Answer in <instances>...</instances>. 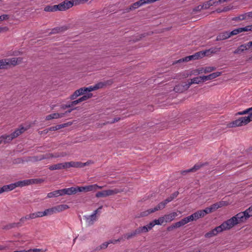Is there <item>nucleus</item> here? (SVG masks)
Segmentation results:
<instances>
[{
	"mask_svg": "<svg viewBox=\"0 0 252 252\" xmlns=\"http://www.w3.org/2000/svg\"><path fill=\"white\" fill-rule=\"evenodd\" d=\"M102 187L97 186L96 184L88 186L86 187H71L69 188L62 189V194L71 195L75 194L79 192H88L92 190H95L97 189H101Z\"/></svg>",
	"mask_w": 252,
	"mask_h": 252,
	"instance_id": "1",
	"label": "nucleus"
},
{
	"mask_svg": "<svg viewBox=\"0 0 252 252\" xmlns=\"http://www.w3.org/2000/svg\"><path fill=\"white\" fill-rule=\"evenodd\" d=\"M248 216L244 212H242L238 213L235 216L232 217L231 219L225 221L226 226L228 227V229L232 228L234 225L240 223L245 222L248 219Z\"/></svg>",
	"mask_w": 252,
	"mask_h": 252,
	"instance_id": "2",
	"label": "nucleus"
},
{
	"mask_svg": "<svg viewBox=\"0 0 252 252\" xmlns=\"http://www.w3.org/2000/svg\"><path fill=\"white\" fill-rule=\"evenodd\" d=\"M23 62L21 57L6 58L0 60V69H8L11 67L20 64Z\"/></svg>",
	"mask_w": 252,
	"mask_h": 252,
	"instance_id": "3",
	"label": "nucleus"
},
{
	"mask_svg": "<svg viewBox=\"0 0 252 252\" xmlns=\"http://www.w3.org/2000/svg\"><path fill=\"white\" fill-rule=\"evenodd\" d=\"M250 122V119L248 116L240 117L238 119L229 123L227 125L228 127H234L245 126Z\"/></svg>",
	"mask_w": 252,
	"mask_h": 252,
	"instance_id": "4",
	"label": "nucleus"
},
{
	"mask_svg": "<svg viewBox=\"0 0 252 252\" xmlns=\"http://www.w3.org/2000/svg\"><path fill=\"white\" fill-rule=\"evenodd\" d=\"M229 230L227 226H226V224L224 221L220 226L215 227L214 229L206 233L205 234V237L207 238L212 237L216 236L219 233L223 231V230Z\"/></svg>",
	"mask_w": 252,
	"mask_h": 252,
	"instance_id": "5",
	"label": "nucleus"
},
{
	"mask_svg": "<svg viewBox=\"0 0 252 252\" xmlns=\"http://www.w3.org/2000/svg\"><path fill=\"white\" fill-rule=\"evenodd\" d=\"M67 155V154L65 152H61V153H55L54 154L52 153H47L45 155H41L38 157H35V159L36 160L40 161L41 160L44 159H49L50 158H57L59 157H64Z\"/></svg>",
	"mask_w": 252,
	"mask_h": 252,
	"instance_id": "6",
	"label": "nucleus"
},
{
	"mask_svg": "<svg viewBox=\"0 0 252 252\" xmlns=\"http://www.w3.org/2000/svg\"><path fill=\"white\" fill-rule=\"evenodd\" d=\"M123 191V190L115 188L113 189L104 190L101 191H98L95 194L96 197H104L110 195L116 194Z\"/></svg>",
	"mask_w": 252,
	"mask_h": 252,
	"instance_id": "7",
	"label": "nucleus"
},
{
	"mask_svg": "<svg viewBox=\"0 0 252 252\" xmlns=\"http://www.w3.org/2000/svg\"><path fill=\"white\" fill-rule=\"evenodd\" d=\"M165 207L164 203L163 201L159 203L157 206L154 207V208H151L147 210V211H144L141 213V215L142 217L147 216L149 214L153 213L159 210L163 209Z\"/></svg>",
	"mask_w": 252,
	"mask_h": 252,
	"instance_id": "8",
	"label": "nucleus"
},
{
	"mask_svg": "<svg viewBox=\"0 0 252 252\" xmlns=\"http://www.w3.org/2000/svg\"><path fill=\"white\" fill-rule=\"evenodd\" d=\"M142 233L139 227L137 228L134 230L132 231L126 233L121 236V239H123V241L126 240H129L131 239L134 237H135L137 235L140 234Z\"/></svg>",
	"mask_w": 252,
	"mask_h": 252,
	"instance_id": "9",
	"label": "nucleus"
},
{
	"mask_svg": "<svg viewBox=\"0 0 252 252\" xmlns=\"http://www.w3.org/2000/svg\"><path fill=\"white\" fill-rule=\"evenodd\" d=\"M43 181L42 179H29L26 180L20 181L16 182L17 187H24L34 183H41Z\"/></svg>",
	"mask_w": 252,
	"mask_h": 252,
	"instance_id": "10",
	"label": "nucleus"
},
{
	"mask_svg": "<svg viewBox=\"0 0 252 252\" xmlns=\"http://www.w3.org/2000/svg\"><path fill=\"white\" fill-rule=\"evenodd\" d=\"M58 10L65 11L73 6V4L70 0H66L58 4Z\"/></svg>",
	"mask_w": 252,
	"mask_h": 252,
	"instance_id": "11",
	"label": "nucleus"
},
{
	"mask_svg": "<svg viewBox=\"0 0 252 252\" xmlns=\"http://www.w3.org/2000/svg\"><path fill=\"white\" fill-rule=\"evenodd\" d=\"M65 164L66 165V168H70L71 167H75V168H82L84 167L85 166L88 165V162L85 163H83L81 162L77 161H70V162H65Z\"/></svg>",
	"mask_w": 252,
	"mask_h": 252,
	"instance_id": "12",
	"label": "nucleus"
},
{
	"mask_svg": "<svg viewBox=\"0 0 252 252\" xmlns=\"http://www.w3.org/2000/svg\"><path fill=\"white\" fill-rule=\"evenodd\" d=\"M65 164L66 165V168H70L71 167H75V168H82L84 167L85 166L88 165V162L85 163H83L81 162L77 161H70V162H65Z\"/></svg>",
	"mask_w": 252,
	"mask_h": 252,
	"instance_id": "13",
	"label": "nucleus"
},
{
	"mask_svg": "<svg viewBox=\"0 0 252 252\" xmlns=\"http://www.w3.org/2000/svg\"><path fill=\"white\" fill-rule=\"evenodd\" d=\"M114 83L113 79H110L103 82H99L94 85V88L96 90L105 87L107 86H110Z\"/></svg>",
	"mask_w": 252,
	"mask_h": 252,
	"instance_id": "14",
	"label": "nucleus"
},
{
	"mask_svg": "<svg viewBox=\"0 0 252 252\" xmlns=\"http://www.w3.org/2000/svg\"><path fill=\"white\" fill-rule=\"evenodd\" d=\"M151 2H153V0H139L131 5V9H133V10H134L135 9L138 8L139 7L143 5L144 4Z\"/></svg>",
	"mask_w": 252,
	"mask_h": 252,
	"instance_id": "15",
	"label": "nucleus"
},
{
	"mask_svg": "<svg viewBox=\"0 0 252 252\" xmlns=\"http://www.w3.org/2000/svg\"><path fill=\"white\" fill-rule=\"evenodd\" d=\"M68 27L66 26H63L60 27H56L51 30V32L49 33V35L53 34H56L58 33H61L64 32L68 29Z\"/></svg>",
	"mask_w": 252,
	"mask_h": 252,
	"instance_id": "16",
	"label": "nucleus"
},
{
	"mask_svg": "<svg viewBox=\"0 0 252 252\" xmlns=\"http://www.w3.org/2000/svg\"><path fill=\"white\" fill-rule=\"evenodd\" d=\"M189 88L187 83L185 84H179L176 85L174 89L175 92L177 93H182Z\"/></svg>",
	"mask_w": 252,
	"mask_h": 252,
	"instance_id": "17",
	"label": "nucleus"
},
{
	"mask_svg": "<svg viewBox=\"0 0 252 252\" xmlns=\"http://www.w3.org/2000/svg\"><path fill=\"white\" fill-rule=\"evenodd\" d=\"M66 165L65 162L60 163L56 164H54L49 166V169L50 170H59L62 169L66 168Z\"/></svg>",
	"mask_w": 252,
	"mask_h": 252,
	"instance_id": "18",
	"label": "nucleus"
},
{
	"mask_svg": "<svg viewBox=\"0 0 252 252\" xmlns=\"http://www.w3.org/2000/svg\"><path fill=\"white\" fill-rule=\"evenodd\" d=\"M85 94L84 88H81L78 90L75 91L70 96V99L71 100L75 99L78 96Z\"/></svg>",
	"mask_w": 252,
	"mask_h": 252,
	"instance_id": "19",
	"label": "nucleus"
},
{
	"mask_svg": "<svg viewBox=\"0 0 252 252\" xmlns=\"http://www.w3.org/2000/svg\"><path fill=\"white\" fill-rule=\"evenodd\" d=\"M220 74H221V72H216L211 73V74H209V75L203 76H202V78H203V81H204V82L207 80H212L214 78H216L217 77L220 76Z\"/></svg>",
	"mask_w": 252,
	"mask_h": 252,
	"instance_id": "20",
	"label": "nucleus"
},
{
	"mask_svg": "<svg viewBox=\"0 0 252 252\" xmlns=\"http://www.w3.org/2000/svg\"><path fill=\"white\" fill-rule=\"evenodd\" d=\"M154 226V223L151 221L147 225L139 227V228L142 233H146L151 230Z\"/></svg>",
	"mask_w": 252,
	"mask_h": 252,
	"instance_id": "21",
	"label": "nucleus"
},
{
	"mask_svg": "<svg viewBox=\"0 0 252 252\" xmlns=\"http://www.w3.org/2000/svg\"><path fill=\"white\" fill-rule=\"evenodd\" d=\"M226 205L227 203L225 201H221L212 204V205H211V207H212V210L214 212L217 210L218 209L222 206H226Z\"/></svg>",
	"mask_w": 252,
	"mask_h": 252,
	"instance_id": "22",
	"label": "nucleus"
},
{
	"mask_svg": "<svg viewBox=\"0 0 252 252\" xmlns=\"http://www.w3.org/2000/svg\"><path fill=\"white\" fill-rule=\"evenodd\" d=\"M178 216V214L176 212H172L167 215H164V218L165 219V222H170L174 220L175 218Z\"/></svg>",
	"mask_w": 252,
	"mask_h": 252,
	"instance_id": "23",
	"label": "nucleus"
},
{
	"mask_svg": "<svg viewBox=\"0 0 252 252\" xmlns=\"http://www.w3.org/2000/svg\"><path fill=\"white\" fill-rule=\"evenodd\" d=\"M229 38L228 32H220L219 34V35L217 36L216 41H220L226 39L227 38Z\"/></svg>",
	"mask_w": 252,
	"mask_h": 252,
	"instance_id": "24",
	"label": "nucleus"
},
{
	"mask_svg": "<svg viewBox=\"0 0 252 252\" xmlns=\"http://www.w3.org/2000/svg\"><path fill=\"white\" fill-rule=\"evenodd\" d=\"M27 128H25L24 126H21L20 128L16 129L13 132H12L13 136L14 138L17 137L20 134L23 133L24 131L27 130Z\"/></svg>",
	"mask_w": 252,
	"mask_h": 252,
	"instance_id": "25",
	"label": "nucleus"
},
{
	"mask_svg": "<svg viewBox=\"0 0 252 252\" xmlns=\"http://www.w3.org/2000/svg\"><path fill=\"white\" fill-rule=\"evenodd\" d=\"M55 213L62 212L69 208L66 204H61L54 207Z\"/></svg>",
	"mask_w": 252,
	"mask_h": 252,
	"instance_id": "26",
	"label": "nucleus"
},
{
	"mask_svg": "<svg viewBox=\"0 0 252 252\" xmlns=\"http://www.w3.org/2000/svg\"><path fill=\"white\" fill-rule=\"evenodd\" d=\"M203 78L202 76L194 77L193 79L190 80V81L189 82L188 84V85L189 87L193 84H199L200 82H203Z\"/></svg>",
	"mask_w": 252,
	"mask_h": 252,
	"instance_id": "27",
	"label": "nucleus"
},
{
	"mask_svg": "<svg viewBox=\"0 0 252 252\" xmlns=\"http://www.w3.org/2000/svg\"><path fill=\"white\" fill-rule=\"evenodd\" d=\"M22 226V223L21 222H14L8 224L7 225L4 226L3 229H10L15 227H19Z\"/></svg>",
	"mask_w": 252,
	"mask_h": 252,
	"instance_id": "28",
	"label": "nucleus"
},
{
	"mask_svg": "<svg viewBox=\"0 0 252 252\" xmlns=\"http://www.w3.org/2000/svg\"><path fill=\"white\" fill-rule=\"evenodd\" d=\"M249 49L247 45V44H242L240 45L237 49H236L234 51V54H241L242 52H244L245 50Z\"/></svg>",
	"mask_w": 252,
	"mask_h": 252,
	"instance_id": "29",
	"label": "nucleus"
},
{
	"mask_svg": "<svg viewBox=\"0 0 252 252\" xmlns=\"http://www.w3.org/2000/svg\"><path fill=\"white\" fill-rule=\"evenodd\" d=\"M62 195H63L62 189L55 190L47 194V197L48 198H52L54 197H57Z\"/></svg>",
	"mask_w": 252,
	"mask_h": 252,
	"instance_id": "30",
	"label": "nucleus"
},
{
	"mask_svg": "<svg viewBox=\"0 0 252 252\" xmlns=\"http://www.w3.org/2000/svg\"><path fill=\"white\" fill-rule=\"evenodd\" d=\"M193 220H195L193 218V216H192V215H191L187 217L183 218L180 220V221L182 223V226H183L186 224L188 223V222Z\"/></svg>",
	"mask_w": 252,
	"mask_h": 252,
	"instance_id": "31",
	"label": "nucleus"
},
{
	"mask_svg": "<svg viewBox=\"0 0 252 252\" xmlns=\"http://www.w3.org/2000/svg\"><path fill=\"white\" fill-rule=\"evenodd\" d=\"M44 10L47 12H54L58 10L57 5H47L44 7Z\"/></svg>",
	"mask_w": 252,
	"mask_h": 252,
	"instance_id": "32",
	"label": "nucleus"
},
{
	"mask_svg": "<svg viewBox=\"0 0 252 252\" xmlns=\"http://www.w3.org/2000/svg\"><path fill=\"white\" fill-rule=\"evenodd\" d=\"M182 226V223H181V221L180 220V221H179L178 222H176V223H173L170 226L167 227V230L168 231H171L174 229H175L176 228H179V227H181Z\"/></svg>",
	"mask_w": 252,
	"mask_h": 252,
	"instance_id": "33",
	"label": "nucleus"
},
{
	"mask_svg": "<svg viewBox=\"0 0 252 252\" xmlns=\"http://www.w3.org/2000/svg\"><path fill=\"white\" fill-rule=\"evenodd\" d=\"M3 187L4 188L5 192L12 190L15 189L16 187H18L16 182L8 185H5Z\"/></svg>",
	"mask_w": 252,
	"mask_h": 252,
	"instance_id": "34",
	"label": "nucleus"
},
{
	"mask_svg": "<svg viewBox=\"0 0 252 252\" xmlns=\"http://www.w3.org/2000/svg\"><path fill=\"white\" fill-rule=\"evenodd\" d=\"M192 215L193 216V218L195 220L199 219V218L204 217L203 214V213H202V211L201 210L197 211V212L194 213Z\"/></svg>",
	"mask_w": 252,
	"mask_h": 252,
	"instance_id": "35",
	"label": "nucleus"
},
{
	"mask_svg": "<svg viewBox=\"0 0 252 252\" xmlns=\"http://www.w3.org/2000/svg\"><path fill=\"white\" fill-rule=\"evenodd\" d=\"M207 163H197L194 165V166L190 169V170H192V172H194L199 170L201 167L204 165H207Z\"/></svg>",
	"mask_w": 252,
	"mask_h": 252,
	"instance_id": "36",
	"label": "nucleus"
},
{
	"mask_svg": "<svg viewBox=\"0 0 252 252\" xmlns=\"http://www.w3.org/2000/svg\"><path fill=\"white\" fill-rule=\"evenodd\" d=\"M2 137H3V142H4V143H5L6 142H8L11 141L14 138H15L13 137L12 133H11L10 134H8V135H6V134L3 135H2Z\"/></svg>",
	"mask_w": 252,
	"mask_h": 252,
	"instance_id": "37",
	"label": "nucleus"
},
{
	"mask_svg": "<svg viewBox=\"0 0 252 252\" xmlns=\"http://www.w3.org/2000/svg\"><path fill=\"white\" fill-rule=\"evenodd\" d=\"M96 215H95V214L94 213L86 217L87 220H88L89 223L91 224L93 223L94 220H96Z\"/></svg>",
	"mask_w": 252,
	"mask_h": 252,
	"instance_id": "38",
	"label": "nucleus"
},
{
	"mask_svg": "<svg viewBox=\"0 0 252 252\" xmlns=\"http://www.w3.org/2000/svg\"><path fill=\"white\" fill-rule=\"evenodd\" d=\"M93 96V94L92 93H88L86 94H84L82 97H80L79 99L80 100V102L86 101L87 99L91 98Z\"/></svg>",
	"mask_w": 252,
	"mask_h": 252,
	"instance_id": "39",
	"label": "nucleus"
},
{
	"mask_svg": "<svg viewBox=\"0 0 252 252\" xmlns=\"http://www.w3.org/2000/svg\"><path fill=\"white\" fill-rule=\"evenodd\" d=\"M59 115H58V113H52V114L47 115L46 117V120H52L53 119H58V118H59Z\"/></svg>",
	"mask_w": 252,
	"mask_h": 252,
	"instance_id": "40",
	"label": "nucleus"
},
{
	"mask_svg": "<svg viewBox=\"0 0 252 252\" xmlns=\"http://www.w3.org/2000/svg\"><path fill=\"white\" fill-rule=\"evenodd\" d=\"M55 213L54 207L51 208L46 209L44 211H43V215L44 216L47 215H51L53 213Z\"/></svg>",
	"mask_w": 252,
	"mask_h": 252,
	"instance_id": "41",
	"label": "nucleus"
},
{
	"mask_svg": "<svg viewBox=\"0 0 252 252\" xmlns=\"http://www.w3.org/2000/svg\"><path fill=\"white\" fill-rule=\"evenodd\" d=\"M202 211V213L203 214V216L204 217L206 214L211 213L213 212L212 210V207H211L210 206L209 207H207L204 210H201Z\"/></svg>",
	"mask_w": 252,
	"mask_h": 252,
	"instance_id": "42",
	"label": "nucleus"
},
{
	"mask_svg": "<svg viewBox=\"0 0 252 252\" xmlns=\"http://www.w3.org/2000/svg\"><path fill=\"white\" fill-rule=\"evenodd\" d=\"M240 32H248V31H252V25L247 26L244 28H240Z\"/></svg>",
	"mask_w": 252,
	"mask_h": 252,
	"instance_id": "43",
	"label": "nucleus"
},
{
	"mask_svg": "<svg viewBox=\"0 0 252 252\" xmlns=\"http://www.w3.org/2000/svg\"><path fill=\"white\" fill-rule=\"evenodd\" d=\"M240 33V29L239 28L236 29L234 30L233 31L229 32H228L229 37H231V36L236 35L238 33Z\"/></svg>",
	"mask_w": 252,
	"mask_h": 252,
	"instance_id": "44",
	"label": "nucleus"
},
{
	"mask_svg": "<svg viewBox=\"0 0 252 252\" xmlns=\"http://www.w3.org/2000/svg\"><path fill=\"white\" fill-rule=\"evenodd\" d=\"M220 49H221V48H220V47L211 48L208 49V51H209V52L210 51V53H211V54H216V53H219V52H220Z\"/></svg>",
	"mask_w": 252,
	"mask_h": 252,
	"instance_id": "45",
	"label": "nucleus"
},
{
	"mask_svg": "<svg viewBox=\"0 0 252 252\" xmlns=\"http://www.w3.org/2000/svg\"><path fill=\"white\" fill-rule=\"evenodd\" d=\"M216 68L213 66H208L204 68V72L205 73H209L215 70Z\"/></svg>",
	"mask_w": 252,
	"mask_h": 252,
	"instance_id": "46",
	"label": "nucleus"
},
{
	"mask_svg": "<svg viewBox=\"0 0 252 252\" xmlns=\"http://www.w3.org/2000/svg\"><path fill=\"white\" fill-rule=\"evenodd\" d=\"M248 218L252 216V205L244 211Z\"/></svg>",
	"mask_w": 252,
	"mask_h": 252,
	"instance_id": "47",
	"label": "nucleus"
},
{
	"mask_svg": "<svg viewBox=\"0 0 252 252\" xmlns=\"http://www.w3.org/2000/svg\"><path fill=\"white\" fill-rule=\"evenodd\" d=\"M212 0H209L203 3V6H204L205 9H207L212 6Z\"/></svg>",
	"mask_w": 252,
	"mask_h": 252,
	"instance_id": "48",
	"label": "nucleus"
},
{
	"mask_svg": "<svg viewBox=\"0 0 252 252\" xmlns=\"http://www.w3.org/2000/svg\"><path fill=\"white\" fill-rule=\"evenodd\" d=\"M252 108H249L243 111L238 112L237 113H236V115H244V114H250V112L252 111Z\"/></svg>",
	"mask_w": 252,
	"mask_h": 252,
	"instance_id": "49",
	"label": "nucleus"
},
{
	"mask_svg": "<svg viewBox=\"0 0 252 252\" xmlns=\"http://www.w3.org/2000/svg\"><path fill=\"white\" fill-rule=\"evenodd\" d=\"M192 56L194 60L202 58V54L201 53V51L195 53L194 54L192 55Z\"/></svg>",
	"mask_w": 252,
	"mask_h": 252,
	"instance_id": "50",
	"label": "nucleus"
},
{
	"mask_svg": "<svg viewBox=\"0 0 252 252\" xmlns=\"http://www.w3.org/2000/svg\"><path fill=\"white\" fill-rule=\"evenodd\" d=\"M30 217V215H27L26 216L21 218L20 219L19 222H21L23 224L25 222V221H26L27 220H29L31 219V217Z\"/></svg>",
	"mask_w": 252,
	"mask_h": 252,
	"instance_id": "51",
	"label": "nucleus"
},
{
	"mask_svg": "<svg viewBox=\"0 0 252 252\" xmlns=\"http://www.w3.org/2000/svg\"><path fill=\"white\" fill-rule=\"evenodd\" d=\"M83 88L85 94L87 92H90L96 90L94 88V86H90L87 88L84 87Z\"/></svg>",
	"mask_w": 252,
	"mask_h": 252,
	"instance_id": "52",
	"label": "nucleus"
},
{
	"mask_svg": "<svg viewBox=\"0 0 252 252\" xmlns=\"http://www.w3.org/2000/svg\"><path fill=\"white\" fill-rule=\"evenodd\" d=\"M185 62H188L187 60H186V57L185 58L180 59L173 62V64H175L176 63H185Z\"/></svg>",
	"mask_w": 252,
	"mask_h": 252,
	"instance_id": "53",
	"label": "nucleus"
},
{
	"mask_svg": "<svg viewBox=\"0 0 252 252\" xmlns=\"http://www.w3.org/2000/svg\"><path fill=\"white\" fill-rule=\"evenodd\" d=\"M199 74V71H198V69H194L190 71L189 73L188 74L187 77L189 76H191L192 75H197Z\"/></svg>",
	"mask_w": 252,
	"mask_h": 252,
	"instance_id": "54",
	"label": "nucleus"
},
{
	"mask_svg": "<svg viewBox=\"0 0 252 252\" xmlns=\"http://www.w3.org/2000/svg\"><path fill=\"white\" fill-rule=\"evenodd\" d=\"M120 119H120V117H116V118H115L113 119V120L112 121H111V122H106L105 123H103V125H105L108 124H114V123H115L116 122H118Z\"/></svg>",
	"mask_w": 252,
	"mask_h": 252,
	"instance_id": "55",
	"label": "nucleus"
},
{
	"mask_svg": "<svg viewBox=\"0 0 252 252\" xmlns=\"http://www.w3.org/2000/svg\"><path fill=\"white\" fill-rule=\"evenodd\" d=\"M179 194L178 191H175L171 195L168 197L171 201H172L174 198H175Z\"/></svg>",
	"mask_w": 252,
	"mask_h": 252,
	"instance_id": "56",
	"label": "nucleus"
},
{
	"mask_svg": "<svg viewBox=\"0 0 252 252\" xmlns=\"http://www.w3.org/2000/svg\"><path fill=\"white\" fill-rule=\"evenodd\" d=\"M73 5H77L82 3V0H70Z\"/></svg>",
	"mask_w": 252,
	"mask_h": 252,
	"instance_id": "57",
	"label": "nucleus"
},
{
	"mask_svg": "<svg viewBox=\"0 0 252 252\" xmlns=\"http://www.w3.org/2000/svg\"><path fill=\"white\" fill-rule=\"evenodd\" d=\"M110 244V242H105L104 243H103L102 244H101L100 246H99V250L100 249H106L108 245Z\"/></svg>",
	"mask_w": 252,
	"mask_h": 252,
	"instance_id": "58",
	"label": "nucleus"
},
{
	"mask_svg": "<svg viewBox=\"0 0 252 252\" xmlns=\"http://www.w3.org/2000/svg\"><path fill=\"white\" fill-rule=\"evenodd\" d=\"M208 51V50H206L205 51H201V53L202 54V57L204 56H208L212 55L211 53H210V51L209 52Z\"/></svg>",
	"mask_w": 252,
	"mask_h": 252,
	"instance_id": "59",
	"label": "nucleus"
},
{
	"mask_svg": "<svg viewBox=\"0 0 252 252\" xmlns=\"http://www.w3.org/2000/svg\"><path fill=\"white\" fill-rule=\"evenodd\" d=\"M204 9V6H203V4L202 5H198L197 6L195 7L194 8L193 11H200L202 9Z\"/></svg>",
	"mask_w": 252,
	"mask_h": 252,
	"instance_id": "60",
	"label": "nucleus"
},
{
	"mask_svg": "<svg viewBox=\"0 0 252 252\" xmlns=\"http://www.w3.org/2000/svg\"><path fill=\"white\" fill-rule=\"evenodd\" d=\"M122 241H123V239H121V237L117 240H110V241H109V242H110V244H111V243L116 244L117 242H120Z\"/></svg>",
	"mask_w": 252,
	"mask_h": 252,
	"instance_id": "61",
	"label": "nucleus"
},
{
	"mask_svg": "<svg viewBox=\"0 0 252 252\" xmlns=\"http://www.w3.org/2000/svg\"><path fill=\"white\" fill-rule=\"evenodd\" d=\"M0 21H2V20H6V19H8L9 18V15H6V14H4V15L0 16Z\"/></svg>",
	"mask_w": 252,
	"mask_h": 252,
	"instance_id": "62",
	"label": "nucleus"
},
{
	"mask_svg": "<svg viewBox=\"0 0 252 252\" xmlns=\"http://www.w3.org/2000/svg\"><path fill=\"white\" fill-rule=\"evenodd\" d=\"M238 18L239 20L242 21L245 20L246 19V14H244L242 15H240V16H238Z\"/></svg>",
	"mask_w": 252,
	"mask_h": 252,
	"instance_id": "63",
	"label": "nucleus"
},
{
	"mask_svg": "<svg viewBox=\"0 0 252 252\" xmlns=\"http://www.w3.org/2000/svg\"><path fill=\"white\" fill-rule=\"evenodd\" d=\"M158 220L160 222V225H161L164 221H165L164 216L159 218Z\"/></svg>",
	"mask_w": 252,
	"mask_h": 252,
	"instance_id": "64",
	"label": "nucleus"
}]
</instances>
